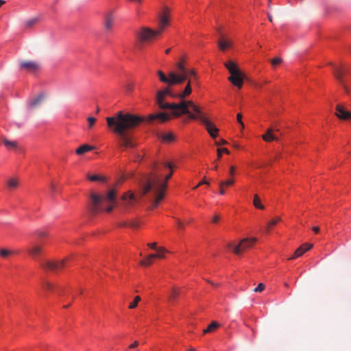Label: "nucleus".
Here are the masks:
<instances>
[{
	"mask_svg": "<svg viewBox=\"0 0 351 351\" xmlns=\"http://www.w3.org/2000/svg\"><path fill=\"white\" fill-rule=\"evenodd\" d=\"M174 166L169 162L155 164L151 174L144 176L140 182L141 191L134 195L128 191L122 196V202L126 207L135 205L140 197L149 194L152 197V208H156L163 199L167 186V181L173 174Z\"/></svg>",
	"mask_w": 351,
	"mask_h": 351,
	"instance_id": "f257e3e1",
	"label": "nucleus"
},
{
	"mask_svg": "<svg viewBox=\"0 0 351 351\" xmlns=\"http://www.w3.org/2000/svg\"><path fill=\"white\" fill-rule=\"evenodd\" d=\"M168 97H176L169 88L158 90L156 95V102L158 106L162 109H167L169 112H161L156 114H151L147 120L151 122L158 119L161 122L169 120L172 115L179 117L187 114L191 119L198 120L204 125L207 132L213 138L218 135L219 130L202 112L201 108L192 101H182L180 103H170L166 101Z\"/></svg>",
	"mask_w": 351,
	"mask_h": 351,
	"instance_id": "f03ea898",
	"label": "nucleus"
},
{
	"mask_svg": "<svg viewBox=\"0 0 351 351\" xmlns=\"http://www.w3.org/2000/svg\"><path fill=\"white\" fill-rule=\"evenodd\" d=\"M106 121L108 126L119 136L120 146L125 148L134 146L128 132L142 121L140 117L120 111L114 117H107Z\"/></svg>",
	"mask_w": 351,
	"mask_h": 351,
	"instance_id": "7ed1b4c3",
	"label": "nucleus"
},
{
	"mask_svg": "<svg viewBox=\"0 0 351 351\" xmlns=\"http://www.w3.org/2000/svg\"><path fill=\"white\" fill-rule=\"evenodd\" d=\"M158 75L160 80L169 85L180 84L184 80L189 79H196V73L193 69H186L183 62H178L176 66V71H172L169 73V76H166L165 73L161 71H158ZM191 93V80H189L184 90L176 97L182 99L181 101H184V99Z\"/></svg>",
	"mask_w": 351,
	"mask_h": 351,
	"instance_id": "20e7f679",
	"label": "nucleus"
},
{
	"mask_svg": "<svg viewBox=\"0 0 351 351\" xmlns=\"http://www.w3.org/2000/svg\"><path fill=\"white\" fill-rule=\"evenodd\" d=\"M90 199V209L93 213L110 212L115 205L116 193L114 189L110 190L104 195L92 193Z\"/></svg>",
	"mask_w": 351,
	"mask_h": 351,
	"instance_id": "39448f33",
	"label": "nucleus"
},
{
	"mask_svg": "<svg viewBox=\"0 0 351 351\" xmlns=\"http://www.w3.org/2000/svg\"><path fill=\"white\" fill-rule=\"evenodd\" d=\"M169 24V12L165 8L162 13L158 16V29L154 30L147 27H143L140 29L138 36L141 42H150L157 36L160 35L164 29Z\"/></svg>",
	"mask_w": 351,
	"mask_h": 351,
	"instance_id": "423d86ee",
	"label": "nucleus"
},
{
	"mask_svg": "<svg viewBox=\"0 0 351 351\" xmlns=\"http://www.w3.org/2000/svg\"><path fill=\"white\" fill-rule=\"evenodd\" d=\"M30 256H32L36 261L39 262L41 267L45 270L48 271H58L62 269L67 261V259L62 260L60 262L51 261L45 259H38V257L41 255L42 247L40 246L35 245L27 250Z\"/></svg>",
	"mask_w": 351,
	"mask_h": 351,
	"instance_id": "0eeeda50",
	"label": "nucleus"
},
{
	"mask_svg": "<svg viewBox=\"0 0 351 351\" xmlns=\"http://www.w3.org/2000/svg\"><path fill=\"white\" fill-rule=\"evenodd\" d=\"M224 66L230 74L228 80L238 88H241L243 84L244 74L238 68L237 64L232 60H228L224 63Z\"/></svg>",
	"mask_w": 351,
	"mask_h": 351,
	"instance_id": "6e6552de",
	"label": "nucleus"
},
{
	"mask_svg": "<svg viewBox=\"0 0 351 351\" xmlns=\"http://www.w3.org/2000/svg\"><path fill=\"white\" fill-rule=\"evenodd\" d=\"M148 246L151 247L153 250H155L156 251V253L149 254L146 258L142 260L141 261V265L143 266H149L150 265L152 262L153 259L158 258H162L165 257V254L167 252V250L162 247H157V243H149Z\"/></svg>",
	"mask_w": 351,
	"mask_h": 351,
	"instance_id": "1a4fd4ad",
	"label": "nucleus"
},
{
	"mask_svg": "<svg viewBox=\"0 0 351 351\" xmlns=\"http://www.w3.org/2000/svg\"><path fill=\"white\" fill-rule=\"evenodd\" d=\"M256 242V239H244L238 245L230 244L229 247L234 254L239 255L246 249L251 247Z\"/></svg>",
	"mask_w": 351,
	"mask_h": 351,
	"instance_id": "9d476101",
	"label": "nucleus"
},
{
	"mask_svg": "<svg viewBox=\"0 0 351 351\" xmlns=\"http://www.w3.org/2000/svg\"><path fill=\"white\" fill-rule=\"evenodd\" d=\"M43 289L46 291L53 293L60 294L63 289L62 287L51 283L47 280H43L42 282Z\"/></svg>",
	"mask_w": 351,
	"mask_h": 351,
	"instance_id": "9b49d317",
	"label": "nucleus"
},
{
	"mask_svg": "<svg viewBox=\"0 0 351 351\" xmlns=\"http://www.w3.org/2000/svg\"><path fill=\"white\" fill-rule=\"evenodd\" d=\"M115 21V16L112 11H109L106 13L104 16V28L107 32H111L112 30Z\"/></svg>",
	"mask_w": 351,
	"mask_h": 351,
	"instance_id": "f8f14e48",
	"label": "nucleus"
},
{
	"mask_svg": "<svg viewBox=\"0 0 351 351\" xmlns=\"http://www.w3.org/2000/svg\"><path fill=\"white\" fill-rule=\"evenodd\" d=\"M21 69L27 71V72H35L39 69V65L34 62H23L20 64Z\"/></svg>",
	"mask_w": 351,
	"mask_h": 351,
	"instance_id": "ddd939ff",
	"label": "nucleus"
},
{
	"mask_svg": "<svg viewBox=\"0 0 351 351\" xmlns=\"http://www.w3.org/2000/svg\"><path fill=\"white\" fill-rule=\"evenodd\" d=\"M313 245L308 244V243H304L302 245H301L300 247H298L294 252L293 255L289 258V260H293L298 257L301 256L304 253L308 251L311 247Z\"/></svg>",
	"mask_w": 351,
	"mask_h": 351,
	"instance_id": "4468645a",
	"label": "nucleus"
},
{
	"mask_svg": "<svg viewBox=\"0 0 351 351\" xmlns=\"http://www.w3.org/2000/svg\"><path fill=\"white\" fill-rule=\"evenodd\" d=\"M336 115L341 119L348 120L351 119V112L345 110V108L341 106L337 105L336 108Z\"/></svg>",
	"mask_w": 351,
	"mask_h": 351,
	"instance_id": "2eb2a0df",
	"label": "nucleus"
},
{
	"mask_svg": "<svg viewBox=\"0 0 351 351\" xmlns=\"http://www.w3.org/2000/svg\"><path fill=\"white\" fill-rule=\"evenodd\" d=\"M332 69L335 77L341 82L342 76L346 73V69L341 65H333Z\"/></svg>",
	"mask_w": 351,
	"mask_h": 351,
	"instance_id": "dca6fc26",
	"label": "nucleus"
},
{
	"mask_svg": "<svg viewBox=\"0 0 351 351\" xmlns=\"http://www.w3.org/2000/svg\"><path fill=\"white\" fill-rule=\"evenodd\" d=\"M262 137L263 139L266 142H271L278 140V136L274 133V130L271 128H269Z\"/></svg>",
	"mask_w": 351,
	"mask_h": 351,
	"instance_id": "f3484780",
	"label": "nucleus"
},
{
	"mask_svg": "<svg viewBox=\"0 0 351 351\" xmlns=\"http://www.w3.org/2000/svg\"><path fill=\"white\" fill-rule=\"evenodd\" d=\"M159 138L163 143H167L173 142L176 139L174 134L170 132L160 134Z\"/></svg>",
	"mask_w": 351,
	"mask_h": 351,
	"instance_id": "a211bd4d",
	"label": "nucleus"
},
{
	"mask_svg": "<svg viewBox=\"0 0 351 351\" xmlns=\"http://www.w3.org/2000/svg\"><path fill=\"white\" fill-rule=\"evenodd\" d=\"M219 47L221 50L225 51L232 45V41L226 38L221 37L218 42Z\"/></svg>",
	"mask_w": 351,
	"mask_h": 351,
	"instance_id": "6ab92c4d",
	"label": "nucleus"
},
{
	"mask_svg": "<svg viewBox=\"0 0 351 351\" xmlns=\"http://www.w3.org/2000/svg\"><path fill=\"white\" fill-rule=\"evenodd\" d=\"M43 95L40 94L36 98L31 99L27 103L28 108H32L36 107L43 100Z\"/></svg>",
	"mask_w": 351,
	"mask_h": 351,
	"instance_id": "aec40b11",
	"label": "nucleus"
},
{
	"mask_svg": "<svg viewBox=\"0 0 351 351\" xmlns=\"http://www.w3.org/2000/svg\"><path fill=\"white\" fill-rule=\"evenodd\" d=\"M3 143L8 149L12 150L15 149L18 147L17 142L15 141H10L7 138L3 139Z\"/></svg>",
	"mask_w": 351,
	"mask_h": 351,
	"instance_id": "412c9836",
	"label": "nucleus"
},
{
	"mask_svg": "<svg viewBox=\"0 0 351 351\" xmlns=\"http://www.w3.org/2000/svg\"><path fill=\"white\" fill-rule=\"evenodd\" d=\"M93 149V147L92 146L88 145H82L76 149L75 152L77 155H82L89 151H91Z\"/></svg>",
	"mask_w": 351,
	"mask_h": 351,
	"instance_id": "4be33fe9",
	"label": "nucleus"
},
{
	"mask_svg": "<svg viewBox=\"0 0 351 351\" xmlns=\"http://www.w3.org/2000/svg\"><path fill=\"white\" fill-rule=\"evenodd\" d=\"M280 220V217H275L273 219H271L270 221L268 222L265 231L269 233V231L271 230V228L276 225Z\"/></svg>",
	"mask_w": 351,
	"mask_h": 351,
	"instance_id": "5701e85b",
	"label": "nucleus"
},
{
	"mask_svg": "<svg viewBox=\"0 0 351 351\" xmlns=\"http://www.w3.org/2000/svg\"><path fill=\"white\" fill-rule=\"evenodd\" d=\"M7 184H8V186L9 188L14 189V188L17 187L19 182H18V180L16 178H10L8 180Z\"/></svg>",
	"mask_w": 351,
	"mask_h": 351,
	"instance_id": "b1692460",
	"label": "nucleus"
},
{
	"mask_svg": "<svg viewBox=\"0 0 351 351\" xmlns=\"http://www.w3.org/2000/svg\"><path fill=\"white\" fill-rule=\"evenodd\" d=\"M253 204H254V206L256 208H259V209H263L264 208V206L261 203V200H260V199H259V197H258V196L257 195H254V196Z\"/></svg>",
	"mask_w": 351,
	"mask_h": 351,
	"instance_id": "393cba45",
	"label": "nucleus"
},
{
	"mask_svg": "<svg viewBox=\"0 0 351 351\" xmlns=\"http://www.w3.org/2000/svg\"><path fill=\"white\" fill-rule=\"evenodd\" d=\"M234 183V180L232 178L228 179L224 181H221L219 183V187L229 186H232Z\"/></svg>",
	"mask_w": 351,
	"mask_h": 351,
	"instance_id": "a878e982",
	"label": "nucleus"
},
{
	"mask_svg": "<svg viewBox=\"0 0 351 351\" xmlns=\"http://www.w3.org/2000/svg\"><path fill=\"white\" fill-rule=\"evenodd\" d=\"M219 326V324L216 322H213L206 329L204 330V332H210L214 331L216 328H217Z\"/></svg>",
	"mask_w": 351,
	"mask_h": 351,
	"instance_id": "bb28decb",
	"label": "nucleus"
},
{
	"mask_svg": "<svg viewBox=\"0 0 351 351\" xmlns=\"http://www.w3.org/2000/svg\"><path fill=\"white\" fill-rule=\"evenodd\" d=\"M14 252L11 250L8 249H0V256L6 258L12 254H13Z\"/></svg>",
	"mask_w": 351,
	"mask_h": 351,
	"instance_id": "cd10ccee",
	"label": "nucleus"
},
{
	"mask_svg": "<svg viewBox=\"0 0 351 351\" xmlns=\"http://www.w3.org/2000/svg\"><path fill=\"white\" fill-rule=\"evenodd\" d=\"M88 179L90 181L95 182V181H101L104 182L105 180L103 177L99 176V175H92L88 176Z\"/></svg>",
	"mask_w": 351,
	"mask_h": 351,
	"instance_id": "c85d7f7f",
	"label": "nucleus"
},
{
	"mask_svg": "<svg viewBox=\"0 0 351 351\" xmlns=\"http://www.w3.org/2000/svg\"><path fill=\"white\" fill-rule=\"evenodd\" d=\"M217 151V160H219L221 158V157L223 153L229 154V151L226 148H218Z\"/></svg>",
	"mask_w": 351,
	"mask_h": 351,
	"instance_id": "c756f323",
	"label": "nucleus"
},
{
	"mask_svg": "<svg viewBox=\"0 0 351 351\" xmlns=\"http://www.w3.org/2000/svg\"><path fill=\"white\" fill-rule=\"evenodd\" d=\"M140 300H141V298H140V296H136V297H135V298H134V301H132V302L130 304V305H129V308H131V309L134 308L137 306V304H138V302H139Z\"/></svg>",
	"mask_w": 351,
	"mask_h": 351,
	"instance_id": "7c9ffc66",
	"label": "nucleus"
},
{
	"mask_svg": "<svg viewBox=\"0 0 351 351\" xmlns=\"http://www.w3.org/2000/svg\"><path fill=\"white\" fill-rule=\"evenodd\" d=\"M179 294V291L177 289L173 288L169 294V300H173L176 298Z\"/></svg>",
	"mask_w": 351,
	"mask_h": 351,
	"instance_id": "2f4dec72",
	"label": "nucleus"
},
{
	"mask_svg": "<svg viewBox=\"0 0 351 351\" xmlns=\"http://www.w3.org/2000/svg\"><path fill=\"white\" fill-rule=\"evenodd\" d=\"M282 62V59L280 58H275L271 60V63L273 66H276L280 64Z\"/></svg>",
	"mask_w": 351,
	"mask_h": 351,
	"instance_id": "473e14b6",
	"label": "nucleus"
},
{
	"mask_svg": "<svg viewBox=\"0 0 351 351\" xmlns=\"http://www.w3.org/2000/svg\"><path fill=\"white\" fill-rule=\"evenodd\" d=\"M265 289V285L263 283H259L258 286L254 289L255 292H261Z\"/></svg>",
	"mask_w": 351,
	"mask_h": 351,
	"instance_id": "72a5a7b5",
	"label": "nucleus"
},
{
	"mask_svg": "<svg viewBox=\"0 0 351 351\" xmlns=\"http://www.w3.org/2000/svg\"><path fill=\"white\" fill-rule=\"evenodd\" d=\"M87 121L88 122V127L92 128L96 121V119L95 117H90L87 119Z\"/></svg>",
	"mask_w": 351,
	"mask_h": 351,
	"instance_id": "f704fd0d",
	"label": "nucleus"
},
{
	"mask_svg": "<svg viewBox=\"0 0 351 351\" xmlns=\"http://www.w3.org/2000/svg\"><path fill=\"white\" fill-rule=\"evenodd\" d=\"M37 19H32L26 22L27 27H31L37 22Z\"/></svg>",
	"mask_w": 351,
	"mask_h": 351,
	"instance_id": "c9c22d12",
	"label": "nucleus"
},
{
	"mask_svg": "<svg viewBox=\"0 0 351 351\" xmlns=\"http://www.w3.org/2000/svg\"><path fill=\"white\" fill-rule=\"evenodd\" d=\"M237 120L238 123L241 125V128H243L244 124L242 121V114L241 113L237 114Z\"/></svg>",
	"mask_w": 351,
	"mask_h": 351,
	"instance_id": "e433bc0d",
	"label": "nucleus"
},
{
	"mask_svg": "<svg viewBox=\"0 0 351 351\" xmlns=\"http://www.w3.org/2000/svg\"><path fill=\"white\" fill-rule=\"evenodd\" d=\"M229 174L231 176H233L234 175V166H230V167Z\"/></svg>",
	"mask_w": 351,
	"mask_h": 351,
	"instance_id": "4c0bfd02",
	"label": "nucleus"
},
{
	"mask_svg": "<svg viewBox=\"0 0 351 351\" xmlns=\"http://www.w3.org/2000/svg\"><path fill=\"white\" fill-rule=\"evenodd\" d=\"M219 219V217L218 215H215L212 219L213 223H217Z\"/></svg>",
	"mask_w": 351,
	"mask_h": 351,
	"instance_id": "58836bf2",
	"label": "nucleus"
},
{
	"mask_svg": "<svg viewBox=\"0 0 351 351\" xmlns=\"http://www.w3.org/2000/svg\"><path fill=\"white\" fill-rule=\"evenodd\" d=\"M215 143L217 146H219L220 145H225L226 143V141L223 139H221L220 142H216Z\"/></svg>",
	"mask_w": 351,
	"mask_h": 351,
	"instance_id": "ea45409f",
	"label": "nucleus"
},
{
	"mask_svg": "<svg viewBox=\"0 0 351 351\" xmlns=\"http://www.w3.org/2000/svg\"><path fill=\"white\" fill-rule=\"evenodd\" d=\"M138 346V341H134L130 346V349H134Z\"/></svg>",
	"mask_w": 351,
	"mask_h": 351,
	"instance_id": "a19ab883",
	"label": "nucleus"
},
{
	"mask_svg": "<svg viewBox=\"0 0 351 351\" xmlns=\"http://www.w3.org/2000/svg\"><path fill=\"white\" fill-rule=\"evenodd\" d=\"M203 184H209V183L208 182H206V180H202L200 182H199V184L195 188H197V186H199Z\"/></svg>",
	"mask_w": 351,
	"mask_h": 351,
	"instance_id": "79ce46f5",
	"label": "nucleus"
},
{
	"mask_svg": "<svg viewBox=\"0 0 351 351\" xmlns=\"http://www.w3.org/2000/svg\"><path fill=\"white\" fill-rule=\"evenodd\" d=\"M219 193L221 195L225 194V190H224L223 187H219Z\"/></svg>",
	"mask_w": 351,
	"mask_h": 351,
	"instance_id": "37998d69",
	"label": "nucleus"
},
{
	"mask_svg": "<svg viewBox=\"0 0 351 351\" xmlns=\"http://www.w3.org/2000/svg\"><path fill=\"white\" fill-rule=\"evenodd\" d=\"M313 230L315 233H318V232H319V227L315 226V227H313Z\"/></svg>",
	"mask_w": 351,
	"mask_h": 351,
	"instance_id": "c03bdc74",
	"label": "nucleus"
},
{
	"mask_svg": "<svg viewBox=\"0 0 351 351\" xmlns=\"http://www.w3.org/2000/svg\"><path fill=\"white\" fill-rule=\"evenodd\" d=\"M178 226L179 228L182 227V222L180 221H178Z\"/></svg>",
	"mask_w": 351,
	"mask_h": 351,
	"instance_id": "a18cd8bd",
	"label": "nucleus"
},
{
	"mask_svg": "<svg viewBox=\"0 0 351 351\" xmlns=\"http://www.w3.org/2000/svg\"><path fill=\"white\" fill-rule=\"evenodd\" d=\"M38 236L43 237V236H45V233L44 232H40V233L38 234Z\"/></svg>",
	"mask_w": 351,
	"mask_h": 351,
	"instance_id": "49530a36",
	"label": "nucleus"
},
{
	"mask_svg": "<svg viewBox=\"0 0 351 351\" xmlns=\"http://www.w3.org/2000/svg\"><path fill=\"white\" fill-rule=\"evenodd\" d=\"M51 191H54V186H53V184L51 185Z\"/></svg>",
	"mask_w": 351,
	"mask_h": 351,
	"instance_id": "de8ad7c7",
	"label": "nucleus"
},
{
	"mask_svg": "<svg viewBox=\"0 0 351 351\" xmlns=\"http://www.w3.org/2000/svg\"><path fill=\"white\" fill-rule=\"evenodd\" d=\"M170 51V49H167L166 51H165V53H169Z\"/></svg>",
	"mask_w": 351,
	"mask_h": 351,
	"instance_id": "09e8293b",
	"label": "nucleus"
},
{
	"mask_svg": "<svg viewBox=\"0 0 351 351\" xmlns=\"http://www.w3.org/2000/svg\"><path fill=\"white\" fill-rule=\"evenodd\" d=\"M268 18H269V20L271 22H272V19H271V17L269 15H268Z\"/></svg>",
	"mask_w": 351,
	"mask_h": 351,
	"instance_id": "8fccbe9b",
	"label": "nucleus"
},
{
	"mask_svg": "<svg viewBox=\"0 0 351 351\" xmlns=\"http://www.w3.org/2000/svg\"><path fill=\"white\" fill-rule=\"evenodd\" d=\"M343 88H345L346 91H348L347 87L346 86V85L343 84Z\"/></svg>",
	"mask_w": 351,
	"mask_h": 351,
	"instance_id": "3c124183",
	"label": "nucleus"
},
{
	"mask_svg": "<svg viewBox=\"0 0 351 351\" xmlns=\"http://www.w3.org/2000/svg\"><path fill=\"white\" fill-rule=\"evenodd\" d=\"M215 170H217V165H215L214 168H213Z\"/></svg>",
	"mask_w": 351,
	"mask_h": 351,
	"instance_id": "603ef678",
	"label": "nucleus"
},
{
	"mask_svg": "<svg viewBox=\"0 0 351 351\" xmlns=\"http://www.w3.org/2000/svg\"><path fill=\"white\" fill-rule=\"evenodd\" d=\"M189 351H195L193 349H190Z\"/></svg>",
	"mask_w": 351,
	"mask_h": 351,
	"instance_id": "864d4df0",
	"label": "nucleus"
}]
</instances>
